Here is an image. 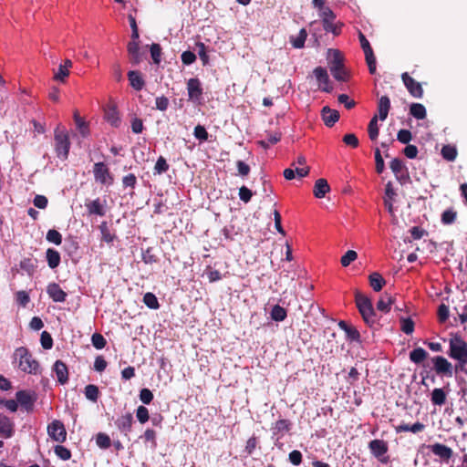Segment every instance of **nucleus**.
I'll use <instances>...</instances> for the list:
<instances>
[{
	"mask_svg": "<svg viewBox=\"0 0 467 467\" xmlns=\"http://www.w3.org/2000/svg\"><path fill=\"white\" fill-rule=\"evenodd\" d=\"M101 233V240L107 244H111L115 239L116 235L110 233V230L106 222H102L99 226Z\"/></svg>",
	"mask_w": 467,
	"mask_h": 467,
	"instance_id": "nucleus-34",
	"label": "nucleus"
},
{
	"mask_svg": "<svg viewBox=\"0 0 467 467\" xmlns=\"http://www.w3.org/2000/svg\"><path fill=\"white\" fill-rule=\"evenodd\" d=\"M358 258L357 252L348 250L340 259V263L344 267L348 266L352 262Z\"/></svg>",
	"mask_w": 467,
	"mask_h": 467,
	"instance_id": "nucleus-55",
	"label": "nucleus"
},
{
	"mask_svg": "<svg viewBox=\"0 0 467 467\" xmlns=\"http://www.w3.org/2000/svg\"><path fill=\"white\" fill-rule=\"evenodd\" d=\"M46 257L47 265L51 269H54L59 265L61 257L60 254L57 250L48 248L46 252Z\"/></svg>",
	"mask_w": 467,
	"mask_h": 467,
	"instance_id": "nucleus-29",
	"label": "nucleus"
},
{
	"mask_svg": "<svg viewBox=\"0 0 467 467\" xmlns=\"http://www.w3.org/2000/svg\"><path fill=\"white\" fill-rule=\"evenodd\" d=\"M318 15L322 19V23L334 22L336 19L335 13L331 10L330 7L325 6L324 8L318 11Z\"/></svg>",
	"mask_w": 467,
	"mask_h": 467,
	"instance_id": "nucleus-42",
	"label": "nucleus"
},
{
	"mask_svg": "<svg viewBox=\"0 0 467 467\" xmlns=\"http://www.w3.org/2000/svg\"><path fill=\"white\" fill-rule=\"evenodd\" d=\"M441 156L444 160L452 161L457 157V150L453 146L444 145L441 149Z\"/></svg>",
	"mask_w": 467,
	"mask_h": 467,
	"instance_id": "nucleus-40",
	"label": "nucleus"
},
{
	"mask_svg": "<svg viewBox=\"0 0 467 467\" xmlns=\"http://www.w3.org/2000/svg\"><path fill=\"white\" fill-rule=\"evenodd\" d=\"M429 353L422 348H415L410 352V360L414 364H421L427 358Z\"/></svg>",
	"mask_w": 467,
	"mask_h": 467,
	"instance_id": "nucleus-28",
	"label": "nucleus"
},
{
	"mask_svg": "<svg viewBox=\"0 0 467 467\" xmlns=\"http://www.w3.org/2000/svg\"><path fill=\"white\" fill-rule=\"evenodd\" d=\"M368 449L371 454L382 463H388L389 457L386 455L389 451V445L384 440H372L368 443Z\"/></svg>",
	"mask_w": 467,
	"mask_h": 467,
	"instance_id": "nucleus-6",
	"label": "nucleus"
},
{
	"mask_svg": "<svg viewBox=\"0 0 467 467\" xmlns=\"http://www.w3.org/2000/svg\"><path fill=\"white\" fill-rule=\"evenodd\" d=\"M395 303V297L388 293H384L377 303V309L388 313L390 311V306Z\"/></svg>",
	"mask_w": 467,
	"mask_h": 467,
	"instance_id": "nucleus-25",
	"label": "nucleus"
},
{
	"mask_svg": "<svg viewBox=\"0 0 467 467\" xmlns=\"http://www.w3.org/2000/svg\"><path fill=\"white\" fill-rule=\"evenodd\" d=\"M91 342L96 349H102L107 344L105 337L99 333H94L91 336Z\"/></svg>",
	"mask_w": 467,
	"mask_h": 467,
	"instance_id": "nucleus-53",
	"label": "nucleus"
},
{
	"mask_svg": "<svg viewBox=\"0 0 467 467\" xmlns=\"http://www.w3.org/2000/svg\"><path fill=\"white\" fill-rule=\"evenodd\" d=\"M53 370L60 384L64 385L68 381V368L63 361L57 360L53 366Z\"/></svg>",
	"mask_w": 467,
	"mask_h": 467,
	"instance_id": "nucleus-21",
	"label": "nucleus"
},
{
	"mask_svg": "<svg viewBox=\"0 0 467 467\" xmlns=\"http://www.w3.org/2000/svg\"><path fill=\"white\" fill-rule=\"evenodd\" d=\"M329 191L330 186L326 179L320 178L316 181L313 189V193L316 198H324L326 193H327Z\"/></svg>",
	"mask_w": 467,
	"mask_h": 467,
	"instance_id": "nucleus-23",
	"label": "nucleus"
},
{
	"mask_svg": "<svg viewBox=\"0 0 467 467\" xmlns=\"http://www.w3.org/2000/svg\"><path fill=\"white\" fill-rule=\"evenodd\" d=\"M342 24L337 25L334 22H327L323 24V28L327 32H331L335 36H338L341 33Z\"/></svg>",
	"mask_w": 467,
	"mask_h": 467,
	"instance_id": "nucleus-60",
	"label": "nucleus"
},
{
	"mask_svg": "<svg viewBox=\"0 0 467 467\" xmlns=\"http://www.w3.org/2000/svg\"><path fill=\"white\" fill-rule=\"evenodd\" d=\"M400 329L403 333L410 335L414 331V322L410 317L400 318Z\"/></svg>",
	"mask_w": 467,
	"mask_h": 467,
	"instance_id": "nucleus-46",
	"label": "nucleus"
},
{
	"mask_svg": "<svg viewBox=\"0 0 467 467\" xmlns=\"http://www.w3.org/2000/svg\"><path fill=\"white\" fill-rule=\"evenodd\" d=\"M256 448H259V441L255 435H253L247 440L244 451L247 455H252Z\"/></svg>",
	"mask_w": 467,
	"mask_h": 467,
	"instance_id": "nucleus-48",
	"label": "nucleus"
},
{
	"mask_svg": "<svg viewBox=\"0 0 467 467\" xmlns=\"http://www.w3.org/2000/svg\"><path fill=\"white\" fill-rule=\"evenodd\" d=\"M13 363L24 373L37 375L41 373L39 362L26 347L16 348L13 353Z\"/></svg>",
	"mask_w": 467,
	"mask_h": 467,
	"instance_id": "nucleus-1",
	"label": "nucleus"
},
{
	"mask_svg": "<svg viewBox=\"0 0 467 467\" xmlns=\"http://www.w3.org/2000/svg\"><path fill=\"white\" fill-rule=\"evenodd\" d=\"M448 356L457 360L454 366L456 372L461 371L467 374V342L459 336L450 338Z\"/></svg>",
	"mask_w": 467,
	"mask_h": 467,
	"instance_id": "nucleus-2",
	"label": "nucleus"
},
{
	"mask_svg": "<svg viewBox=\"0 0 467 467\" xmlns=\"http://www.w3.org/2000/svg\"><path fill=\"white\" fill-rule=\"evenodd\" d=\"M332 59L330 62V72L337 81H348V74L343 64V56L337 49H332Z\"/></svg>",
	"mask_w": 467,
	"mask_h": 467,
	"instance_id": "nucleus-5",
	"label": "nucleus"
},
{
	"mask_svg": "<svg viewBox=\"0 0 467 467\" xmlns=\"http://www.w3.org/2000/svg\"><path fill=\"white\" fill-rule=\"evenodd\" d=\"M368 282L375 292H379L386 285V280L378 272H373L368 275Z\"/></svg>",
	"mask_w": 467,
	"mask_h": 467,
	"instance_id": "nucleus-26",
	"label": "nucleus"
},
{
	"mask_svg": "<svg viewBox=\"0 0 467 467\" xmlns=\"http://www.w3.org/2000/svg\"><path fill=\"white\" fill-rule=\"evenodd\" d=\"M282 133L280 131H275L274 133H268L265 140L258 141V143L265 149L269 148L271 145H275L281 140Z\"/></svg>",
	"mask_w": 467,
	"mask_h": 467,
	"instance_id": "nucleus-30",
	"label": "nucleus"
},
{
	"mask_svg": "<svg viewBox=\"0 0 467 467\" xmlns=\"http://www.w3.org/2000/svg\"><path fill=\"white\" fill-rule=\"evenodd\" d=\"M375 162H376V171L379 174H381L385 169L384 160L381 156L380 150L379 148L375 149Z\"/></svg>",
	"mask_w": 467,
	"mask_h": 467,
	"instance_id": "nucleus-59",
	"label": "nucleus"
},
{
	"mask_svg": "<svg viewBox=\"0 0 467 467\" xmlns=\"http://www.w3.org/2000/svg\"><path fill=\"white\" fill-rule=\"evenodd\" d=\"M14 432V422L6 415L0 413V437L8 439Z\"/></svg>",
	"mask_w": 467,
	"mask_h": 467,
	"instance_id": "nucleus-17",
	"label": "nucleus"
},
{
	"mask_svg": "<svg viewBox=\"0 0 467 467\" xmlns=\"http://www.w3.org/2000/svg\"><path fill=\"white\" fill-rule=\"evenodd\" d=\"M40 342L44 349H50L53 347V338L47 331L41 333Z\"/></svg>",
	"mask_w": 467,
	"mask_h": 467,
	"instance_id": "nucleus-58",
	"label": "nucleus"
},
{
	"mask_svg": "<svg viewBox=\"0 0 467 467\" xmlns=\"http://www.w3.org/2000/svg\"><path fill=\"white\" fill-rule=\"evenodd\" d=\"M193 135L196 139L200 140H208V132L206 129L202 125H197L194 128Z\"/></svg>",
	"mask_w": 467,
	"mask_h": 467,
	"instance_id": "nucleus-64",
	"label": "nucleus"
},
{
	"mask_svg": "<svg viewBox=\"0 0 467 467\" xmlns=\"http://www.w3.org/2000/svg\"><path fill=\"white\" fill-rule=\"evenodd\" d=\"M169 164L164 157L160 156L154 166V173L161 174L169 170Z\"/></svg>",
	"mask_w": 467,
	"mask_h": 467,
	"instance_id": "nucleus-50",
	"label": "nucleus"
},
{
	"mask_svg": "<svg viewBox=\"0 0 467 467\" xmlns=\"http://www.w3.org/2000/svg\"><path fill=\"white\" fill-rule=\"evenodd\" d=\"M46 238L49 243L55 244L56 245H60L62 243L61 234L55 229L48 230Z\"/></svg>",
	"mask_w": 467,
	"mask_h": 467,
	"instance_id": "nucleus-49",
	"label": "nucleus"
},
{
	"mask_svg": "<svg viewBox=\"0 0 467 467\" xmlns=\"http://www.w3.org/2000/svg\"><path fill=\"white\" fill-rule=\"evenodd\" d=\"M96 443L101 449H108L111 445V441L108 434L99 432L96 436Z\"/></svg>",
	"mask_w": 467,
	"mask_h": 467,
	"instance_id": "nucleus-45",
	"label": "nucleus"
},
{
	"mask_svg": "<svg viewBox=\"0 0 467 467\" xmlns=\"http://www.w3.org/2000/svg\"><path fill=\"white\" fill-rule=\"evenodd\" d=\"M270 316L273 320L276 322H281L286 318L287 313L284 307H282L279 305H275L273 306Z\"/></svg>",
	"mask_w": 467,
	"mask_h": 467,
	"instance_id": "nucleus-36",
	"label": "nucleus"
},
{
	"mask_svg": "<svg viewBox=\"0 0 467 467\" xmlns=\"http://www.w3.org/2000/svg\"><path fill=\"white\" fill-rule=\"evenodd\" d=\"M313 73L318 81L319 88L325 92H330L332 88L329 86V77L327 69L322 67H317Z\"/></svg>",
	"mask_w": 467,
	"mask_h": 467,
	"instance_id": "nucleus-14",
	"label": "nucleus"
},
{
	"mask_svg": "<svg viewBox=\"0 0 467 467\" xmlns=\"http://www.w3.org/2000/svg\"><path fill=\"white\" fill-rule=\"evenodd\" d=\"M389 168L398 178L404 170V164L400 159L395 158L389 162Z\"/></svg>",
	"mask_w": 467,
	"mask_h": 467,
	"instance_id": "nucleus-54",
	"label": "nucleus"
},
{
	"mask_svg": "<svg viewBox=\"0 0 467 467\" xmlns=\"http://www.w3.org/2000/svg\"><path fill=\"white\" fill-rule=\"evenodd\" d=\"M390 109V99L388 96H382L378 102V119L385 120Z\"/></svg>",
	"mask_w": 467,
	"mask_h": 467,
	"instance_id": "nucleus-24",
	"label": "nucleus"
},
{
	"mask_svg": "<svg viewBox=\"0 0 467 467\" xmlns=\"http://www.w3.org/2000/svg\"><path fill=\"white\" fill-rule=\"evenodd\" d=\"M84 393L88 400L96 402L99 396V389L96 385L89 384L85 387Z\"/></svg>",
	"mask_w": 467,
	"mask_h": 467,
	"instance_id": "nucleus-38",
	"label": "nucleus"
},
{
	"mask_svg": "<svg viewBox=\"0 0 467 467\" xmlns=\"http://www.w3.org/2000/svg\"><path fill=\"white\" fill-rule=\"evenodd\" d=\"M115 424L121 433H123L125 436H128V434L131 431L132 429V414L130 412H128L124 415H121L116 420Z\"/></svg>",
	"mask_w": 467,
	"mask_h": 467,
	"instance_id": "nucleus-16",
	"label": "nucleus"
},
{
	"mask_svg": "<svg viewBox=\"0 0 467 467\" xmlns=\"http://www.w3.org/2000/svg\"><path fill=\"white\" fill-rule=\"evenodd\" d=\"M457 212L452 208L445 210L441 213V223L445 225L451 224L456 221Z\"/></svg>",
	"mask_w": 467,
	"mask_h": 467,
	"instance_id": "nucleus-41",
	"label": "nucleus"
},
{
	"mask_svg": "<svg viewBox=\"0 0 467 467\" xmlns=\"http://www.w3.org/2000/svg\"><path fill=\"white\" fill-rule=\"evenodd\" d=\"M54 451L56 455L63 461H67L71 458V451L63 445L55 446Z\"/></svg>",
	"mask_w": 467,
	"mask_h": 467,
	"instance_id": "nucleus-52",
	"label": "nucleus"
},
{
	"mask_svg": "<svg viewBox=\"0 0 467 467\" xmlns=\"http://www.w3.org/2000/svg\"><path fill=\"white\" fill-rule=\"evenodd\" d=\"M365 59L368 67L369 73L374 75L376 73V57L373 53V49L365 52Z\"/></svg>",
	"mask_w": 467,
	"mask_h": 467,
	"instance_id": "nucleus-51",
	"label": "nucleus"
},
{
	"mask_svg": "<svg viewBox=\"0 0 467 467\" xmlns=\"http://www.w3.org/2000/svg\"><path fill=\"white\" fill-rule=\"evenodd\" d=\"M429 448L434 455L444 461L450 460L453 454L452 450L450 447L441 443H434L430 445Z\"/></svg>",
	"mask_w": 467,
	"mask_h": 467,
	"instance_id": "nucleus-19",
	"label": "nucleus"
},
{
	"mask_svg": "<svg viewBox=\"0 0 467 467\" xmlns=\"http://www.w3.org/2000/svg\"><path fill=\"white\" fill-rule=\"evenodd\" d=\"M54 140L57 158L63 161L67 160L70 150V140L67 131L57 127L55 130Z\"/></svg>",
	"mask_w": 467,
	"mask_h": 467,
	"instance_id": "nucleus-4",
	"label": "nucleus"
},
{
	"mask_svg": "<svg viewBox=\"0 0 467 467\" xmlns=\"http://www.w3.org/2000/svg\"><path fill=\"white\" fill-rule=\"evenodd\" d=\"M49 297L57 303H63L67 299V293L57 283H50L47 287Z\"/></svg>",
	"mask_w": 467,
	"mask_h": 467,
	"instance_id": "nucleus-15",
	"label": "nucleus"
},
{
	"mask_svg": "<svg viewBox=\"0 0 467 467\" xmlns=\"http://www.w3.org/2000/svg\"><path fill=\"white\" fill-rule=\"evenodd\" d=\"M401 79L412 97L420 99L423 96L421 84L411 78L407 72L401 75Z\"/></svg>",
	"mask_w": 467,
	"mask_h": 467,
	"instance_id": "nucleus-11",
	"label": "nucleus"
},
{
	"mask_svg": "<svg viewBox=\"0 0 467 467\" xmlns=\"http://www.w3.org/2000/svg\"><path fill=\"white\" fill-rule=\"evenodd\" d=\"M447 395L442 389H434L431 392V400L433 405L442 406L446 402Z\"/></svg>",
	"mask_w": 467,
	"mask_h": 467,
	"instance_id": "nucleus-31",
	"label": "nucleus"
},
{
	"mask_svg": "<svg viewBox=\"0 0 467 467\" xmlns=\"http://www.w3.org/2000/svg\"><path fill=\"white\" fill-rule=\"evenodd\" d=\"M411 139L412 135L409 130H400L397 134V140L403 144H408Z\"/></svg>",
	"mask_w": 467,
	"mask_h": 467,
	"instance_id": "nucleus-61",
	"label": "nucleus"
},
{
	"mask_svg": "<svg viewBox=\"0 0 467 467\" xmlns=\"http://www.w3.org/2000/svg\"><path fill=\"white\" fill-rule=\"evenodd\" d=\"M74 120L79 133L83 137H87L89 132L88 126L85 119L82 117H80L78 111L77 110L74 112Z\"/></svg>",
	"mask_w": 467,
	"mask_h": 467,
	"instance_id": "nucleus-32",
	"label": "nucleus"
},
{
	"mask_svg": "<svg viewBox=\"0 0 467 467\" xmlns=\"http://www.w3.org/2000/svg\"><path fill=\"white\" fill-rule=\"evenodd\" d=\"M355 303L364 322L372 327L376 323V313L371 300L359 290H355Z\"/></svg>",
	"mask_w": 467,
	"mask_h": 467,
	"instance_id": "nucleus-3",
	"label": "nucleus"
},
{
	"mask_svg": "<svg viewBox=\"0 0 467 467\" xmlns=\"http://www.w3.org/2000/svg\"><path fill=\"white\" fill-rule=\"evenodd\" d=\"M19 265L20 268L26 271L30 276L34 275L36 267V264L31 258H24L21 260Z\"/></svg>",
	"mask_w": 467,
	"mask_h": 467,
	"instance_id": "nucleus-44",
	"label": "nucleus"
},
{
	"mask_svg": "<svg viewBox=\"0 0 467 467\" xmlns=\"http://www.w3.org/2000/svg\"><path fill=\"white\" fill-rule=\"evenodd\" d=\"M425 429V425L420 421L415 422L412 425H409L406 423L400 424L395 426V431L397 433L411 431L413 433H418L422 431Z\"/></svg>",
	"mask_w": 467,
	"mask_h": 467,
	"instance_id": "nucleus-27",
	"label": "nucleus"
},
{
	"mask_svg": "<svg viewBox=\"0 0 467 467\" xmlns=\"http://www.w3.org/2000/svg\"><path fill=\"white\" fill-rule=\"evenodd\" d=\"M16 399L17 404H19L27 412H31L34 410L35 397L31 391L19 390L16 393Z\"/></svg>",
	"mask_w": 467,
	"mask_h": 467,
	"instance_id": "nucleus-12",
	"label": "nucleus"
},
{
	"mask_svg": "<svg viewBox=\"0 0 467 467\" xmlns=\"http://www.w3.org/2000/svg\"><path fill=\"white\" fill-rule=\"evenodd\" d=\"M291 429V422L288 420H278L273 427L274 433L277 434L284 431H289Z\"/></svg>",
	"mask_w": 467,
	"mask_h": 467,
	"instance_id": "nucleus-43",
	"label": "nucleus"
},
{
	"mask_svg": "<svg viewBox=\"0 0 467 467\" xmlns=\"http://www.w3.org/2000/svg\"><path fill=\"white\" fill-rule=\"evenodd\" d=\"M122 184L124 188L134 189L137 184V177L133 173H129L122 178Z\"/></svg>",
	"mask_w": 467,
	"mask_h": 467,
	"instance_id": "nucleus-62",
	"label": "nucleus"
},
{
	"mask_svg": "<svg viewBox=\"0 0 467 467\" xmlns=\"http://www.w3.org/2000/svg\"><path fill=\"white\" fill-rule=\"evenodd\" d=\"M47 433L52 440L60 443L64 442L67 439L66 428L63 422L58 420H54L48 424Z\"/></svg>",
	"mask_w": 467,
	"mask_h": 467,
	"instance_id": "nucleus-8",
	"label": "nucleus"
},
{
	"mask_svg": "<svg viewBox=\"0 0 467 467\" xmlns=\"http://www.w3.org/2000/svg\"><path fill=\"white\" fill-rule=\"evenodd\" d=\"M150 51L153 63L159 65L162 54L161 46L157 43H153L150 47Z\"/></svg>",
	"mask_w": 467,
	"mask_h": 467,
	"instance_id": "nucleus-47",
	"label": "nucleus"
},
{
	"mask_svg": "<svg viewBox=\"0 0 467 467\" xmlns=\"http://www.w3.org/2000/svg\"><path fill=\"white\" fill-rule=\"evenodd\" d=\"M136 417L140 423H145L150 419L149 410L144 406H139L136 410Z\"/></svg>",
	"mask_w": 467,
	"mask_h": 467,
	"instance_id": "nucleus-57",
	"label": "nucleus"
},
{
	"mask_svg": "<svg viewBox=\"0 0 467 467\" xmlns=\"http://www.w3.org/2000/svg\"><path fill=\"white\" fill-rule=\"evenodd\" d=\"M129 60L131 65H139L144 58V54L140 51V44L135 41H130L127 45Z\"/></svg>",
	"mask_w": 467,
	"mask_h": 467,
	"instance_id": "nucleus-13",
	"label": "nucleus"
},
{
	"mask_svg": "<svg viewBox=\"0 0 467 467\" xmlns=\"http://www.w3.org/2000/svg\"><path fill=\"white\" fill-rule=\"evenodd\" d=\"M93 174L95 181L100 184L111 185L114 182L113 175L104 162H97L94 164Z\"/></svg>",
	"mask_w": 467,
	"mask_h": 467,
	"instance_id": "nucleus-7",
	"label": "nucleus"
},
{
	"mask_svg": "<svg viewBox=\"0 0 467 467\" xmlns=\"http://www.w3.org/2000/svg\"><path fill=\"white\" fill-rule=\"evenodd\" d=\"M169 99L165 96L157 97L155 99L156 109L161 111H165L169 107Z\"/></svg>",
	"mask_w": 467,
	"mask_h": 467,
	"instance_id": "nucleus-63",
	"label": "nucleus"
},
{
	"mask_svg": "<svg viewBox=\"0 0 467 467\" xmlns=\"http://www.w3.org/2000/svg\"><path fill=\"white\" fill-rule=\"evenodd\" d=\"M433 369L437 375L441 376H452V365L447 358L442 356H435L431 358Z\"/></svg>",
	"mask_w": 467,
	"mask_h": 467,
	"instance_id": "nucleus-9",
	"label": "nucleus"
},
{
	"mask_svg": "<svg viewBox=\"0 0 467 467\" xmlns=\"http://www.w3.org/2000/svg\"><path fill=\"white\" fill-rule=\"evenodd\" d=\"M128 79L130 85L137 91L141 90L145 86V81L141 76V73L137 70H130L128 72Z\"/></svg>",
	"mask_w": 467,
	"mask_h": 467,
	"instance_id": "nucleus-22",
	"label": "nucleus"
},
{
	"mask_svg": "<svg viewBox=\"0 0 467 467\" xmlns=\"http://www.w3.org/2000/svg\"><path fill=\"white\" fill-rule=\"evenodd\" d=\"M306 37H307L306 30L305 28H302L299 31L297 36H296V37L293 36H290V42L295 48H302L305 46Z\"/></svg>",
	"mask_w": 467,
	"mask_h": 467,
	"instance_id": "nucleus-35",
	"label": "nucleus"
},
{
	"mask_svg": "<svg viewBox=\"0 0 467 467\" xmlns=\"http://www.w3.org/2000/svg\"><path fill=\"white\" fill-rule=\"evenodd\" d=\"M187 91L189 100L200 103L202 98V88L199 78H192L187 81Z\"/></svg>",
	"mask_w": 467,
	"mask_h": 467,
	"instance_id": "nucleus-10",
	"label": "nucleus"
},
{
	"mask_svg": "<svg viewBox=\"0 0 467 467\" xmlns=\"http://www.w3.org/2000/svg\"><path fill=\"white\" fill-rule=\"evenodd\" d=\"M321 116L324 123L327 127H333L340 117L337 110L332 109L328 106H326L322 109Z\"/></svg>",
	"mask_w": 467,
	"mask_h": 467,
	"instance_id": "nucleus-20",
	"label": "nucleus"
},
{
	"mask_svg": "<svg viewBox=\"0 0 467 467\" xmlns=\"http://www.w3.org/2000/svg\"><path fill=\"white\" fill-rule=\"evenodd\" d=\"M378 116L375 115L369 121L368 126V137L372 141H375L379 137V125H378Z\"/></svg>",
	"mask_w": 467,
	"mask_h": 467,
	"instance_id": "nucleus-37",
	"label": "nucleus"
},
{
	"mask_svg": "<svg viewBox=\"0 0 467 467\" xmlns=\"http://www.w3.org/2000/svg\"><path fill=\"white\" fill-rule=\"evenodd\" d=\"M143 303L150 309H158L160 307L158 298L151 292H148L143 296Z\"/></svg>",
	"mask_w": 467,
	"mask_h": 467,
	"instance_id": "nucleus-39",
	"label": "nucleus"
},
{
	"mask_svg": "<svg viewBox=\"0 0 467 467\" xmlns=\"http://www.w3.org/2000/svg\"><path fill=\"white\" fill-rule=\"evenodd\" d=\"M106 201L103 202L99 198L86 202L85 206L89 215L104 216L106 214L105 209Z\"/></svg>",
	"mask_w": 467,
	"mask_h": 467,
	"instance_id": "nucleus-18",
	"label": "nucleus"
},
{
	"mask_svg": "<svg viewBox=\"0 0 467 467\" xmlns=\"http://www.w3.org/2000/svg\"><path fill=\"white\" fill-rule=\"evenodd\" d=\"M437 316L440 323H445L450 316L449 306L445 304H441L438 307Z\"/></svg>",
	"mask_w": 467,
	"mask_h": 467,
	"instance_id": "nucleus-56",
	"label": "nucleus"
},
{
	"mask_svg": "<svg viewBox=\"0 0 467 467\" xmlns=\"http://www.w3.org/2000/svg\"><path fill=\"white\" fill-rule=\"evenodd\" d=\"M410 113L417 119H424L427 116L426 109L420 103H412L410 107Z\"/></svg>",
	"mask_w": 467,
	"mask_h": 467,
	"instance_id": "nucleus-33",
	"label": "nucleus"
}]
</instances>
